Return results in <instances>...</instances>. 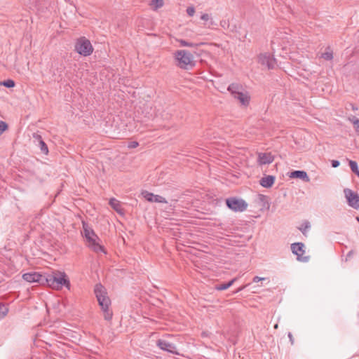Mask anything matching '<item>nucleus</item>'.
Returning a JSON list of instances; mask_svg holds the SVG:
<instances>
[{
    "label": "nucleus",
    "mask_w": 359,
    "mask_h": 359,
    "mask_svg": "<svg viewBox=\"0 0 359 359\" xmlns=\"http://www.w3.org/2000/svg\"><path fill=\"white\" fill-rule=\"evenodd\" d=\"M22 278L29 283H39L40 284H44L46 276H43L37 272H32L23 274Z\"/></svg>",
    "instance_id": "9"
},
{
    "label": "nucleus",
    "mask_w": 359,
    "mask_h": 359,
    "mask_svg": "<svg viewBox=\"0 0 359 359\" xmlns=\"http://www.w3.org/2000/svg\"><path fill=\"white\" fill-rule=\"evenodd\" d=\"M32 137L34 138V142L35 144H38L40 142V141L43 140L41 135L39 134L38 133H33Z\"/></svg>",
    "instance_id": "28"
},
{
    "label": "nucleus",
    "mask_w": 359,
    "mask_h": 359,
    "mask_svg": "<svg viewBox=\"0 0 359 359\" xmlns=\"http://www.w3.org/2000/svg\"><path fill=\"white\" fill-rule=\"evenodd\" d=\"M349 121L353 124L355 132L359 135V119L355 116L349 118Z\"/></svg>",
    "instance_id": "23"
},
{
    "label": "nucleus",
    "mask_w": 359,
    "mask_h": 359,
    "mask_svg": "<svg viewBox=\"0 0 359 359\" xmlns=\"http://www.w3.org/2000/svg\"><path fill=\"white\" fill-rule=\"evenodd\" d=\"M156 345L163 351H165L173 354H179L175 346L172 343L165 340L158 339L156 341Z\"/></svg>",
    "instance_id": "11"
},
{
    "label": "nucleus",
    "mask_w": 359,
    "mask_h": 359,
    "mask_svg": "<svg viewBox=\"0 0 359 359\" xmlns=\"http://www.w3.org/2000/svg\"><path fill=\"white\" fill-rule=\"evenodd\" d=\"M109 205L117 212H118L120 214L123 213V209L121 208V203L118 200H116L115 198H111L109 201Z\"/></svg>",
    "instance_id": "18"
},
{
    "label": "nucleus",
    "mask_w": 359,
    "mask_h": 359,
    "mask_svg": "<svg viewBox=\"0 0 359 359\" xmlns=\"http://www.w3.org/2000/svg\"><path fill=\"white\" fill-rule=\"evenodd\" d=\"M340 163L337 160H333L332 161V166L333 168H337L339 165Z\"/></svg>",
    "instance_id": "34"
},
{
    "label": "nucleus",
    "mask_w": 359,
    "mask_h": 359,
    "mask_svg": "<svg viewBox=\"0 0 359 359\" xmlns=\"http://www.w3.org/2000/svg\"><path fill=\"white\" fill-rule=\"evenodd\" d=\"M310 227H311L310 222L309 221H304L302 223V224L301 225V226L299 227V229L302 231V233L304 236H306V232L310 229Z\"/></svg>",
    "instance_id": "20"
},
{
    "label": "nucleus",
    "mask_w": 359,
    "mask_h": 359,
    "mask_svg": "<svg viewBox=\"0 0 359 359\" xmlns=\"http://www.w3.org/2000/svg\"><path fill=\"white\" fill-rule=\"evenodd\" d=\"M201 19L204 20V21H208L210 20V16L207 13H204L201 16Z\"/></svg>",
    "instance_id": "33"
},
{
    "label": "nucleus",
    "mask_w": 359,
    "mask_h": 359,
    "mask_svg": "<svg viewBox=\"0 0 359 359\" xmlns=\"http://www.w3.org/2000/svg\"><path fill=\"white\" fill-rule=\"evenodd\" d=\"M163 6V1H150V8L154 11H157L158 8Z\"/></svg>",
    "instance_id": "21"
},
{
    "label": "nucleus",
    "mask_w": 359,
    "mask_h": 359,
    "mask_svg": "<svg viewBox=\"0 0 359 359\" xmlns=\"http://www.w3.org/2000/svg\"><path fill=\"white\" fill-rule=\"evenodd\" d=\"M243 90V87L241 85L238 83H231L228 87V90L231 93L233 96H235V94L241 92Z\"/></svg>",
    "instance_id": "17"
},
{
    "label": "nucleus",
    "mask_w": 359,
    "mask_h": 359,
    "mask_svg": "<svg viewBox=\"0 0 359 359\" xmlns=\"http://www.w3.org/2000/svg\"><path fill=\"white\" fill-rule=\"evenodd\" d=\"M323 57L327 60H332V53H325L323 54Z\"/></svg>",
    "instance_id": "31"
},
{
    "label": "nucleus",
    "mask_w": 359,
    "mask_h": 359,
    "mask_svg": "<svg viewBox=\"0 0 359 359\" xmlns=\"http://www.w3.org/2000/svg\"><path fill=\"white\" fill-rule=\"evenodd\" d=\"M275 182V177L273 175H267L266 177H262L259 184L261 186L265 188H270L273 186Z\"/></svg>",
    "instance_id": "15"
},
{
    "label": "nucleus",
    "mask_w": 359,
    "mask_h": 359,
    "mask_svg": "<svg viewBox=\"0 0 359 359\" xmlns=\"http://www.w3.org/2000/svg\"><path fill=\"white\" fill-rule=\"evenodd\" d=\"M344 193L347 200L348 205L358 210L359 208V195L350 189H344Z\"/></svg>",
    "instance_id": "7"
},
{
    "label": "nucleus",
    "mask_w": 359,
    "mask_h": 359,
    "mask_svg": "<svg viewBox=\"0 0 359 359\" xmlns=\"http://www.w3.org/2000/svg\"><path fill=\"white\" fill-rule=\"evenodd\" d=\"M8 129V125L6 122L0 121V135Z\"/></svg>",
    "instance_id": "29"
},
{
    "label": "nucleus",
    "mask_w": 359,
    "mask_h": 359,
    "mask_svg": "<svg viewBox=\"0 0 359 359\" xmlns=\"http://www.w3.org/2000/svg\"><path fill=\"white\" fill-rule=\"evenodd\" d=\"M290 177L291 178H299L306 182H310V178L307 175L306 172L304 170H294L290 172Z\"/></svg>",
    "instance_id": "14"
},
{
    "label": "nucleus",
    "mask_w": 359,
    "mask_h": 359,
    "mask_svg": "<svg viewBox=\"0 0 359 359\" xmlns=\"http://www.w3.org/2000/svg\"><path fill=\"white\" fill-rule=\"evenodd\" d=\"M356 220L359 222V217H356Z\"/></svg>",
    "instance_id": "40"
},
{
    "label": "nucleus",
    "mask_w": 359,
    "mask_h": 359,
    "mask_svg": "<svg viewBox=\"0 0 359 359\" xmlns=\"http://www.w3.org/2000/svg\"><path fill=\"white\" fill-rule=\"evenodd\" d=\"M178 41H179L180 46L182 47H196L198 46V44H196V43L188 42L184 39H180Z\"/></svg>",
    "instance_id": "26"
},
{
    "label": "nucleus",
    "mask_w": 359,
    "mask_h": 359,
    "mask_svg": "<svg viewBox=\"0 0 359 359\" xmlns=\"http://www.w3.org/2000/svg\"><path fill=\"white\" fill-rule=\"evenodd\" d=\"M349 165L352 172L359 177V169L357 162L354 161H349Z\"/></svg>",
    "instance_id": "22"
},
{
    "label": "nucleus",
    "mask_w": 359,
    "mask_h": 359,
    "mask_svg": "<svg viewBox=\"0 0 359 359\" xmlns=\"http://www.w3.org/2000/svg\"><path fill=\"white\" fill-rule=\"evenodd\" d=\"M304 245L302 243H294L291 245V250L293 254L297 255L298 261L306 262L309 261L308 256H304L305 252L304 250Z\"/></svg>",
    "instance_id": "8"
},
{
    "label": "nucleus",
    "mask_w": 359,
    "mask_h": 359,
    "mask_svg": "<svg viewBox=\"0 0 359 359\" xmlns=\"http://www.w3.org/2000/svg\"><path fill=\"white\" fill-rule=\"evenodd\" d=\"M265 280V278H262V277H259V276H255V277L253 278L252 281H253L254 283H257V282H259V281H260V280Z\"/></svg>",
    "instance_id": "35"
},
{
    "label": "nucleus",
    "mask_w": 359,
    "mask_h": 359,
    "mask_svg": "<svg viewBox=\"0 0 359 359\" xmlns=\"http://www.w3.org/2000/svg\"><path fill=\"white\" fill-rule=\"evenodd\" d=\"M278 324H276V325H274V328H275V329H277V328H278Z\"/></svg>",
    "instance_id": "39"
},
{
    "label": "nucleus",
    "mask_w": 359,
    "mask_h": 359,
    "mask_svg": "<svg viewBox=\"0 0 359 359\" xmlns=\"http://www.w3.org/2000/svg\"><path fill=\"white\" fill-rule=\"evenodd\" d=\"M143 197L148 201L149 202H155V203H167L168 201L161 196L155 195L152 193H150L147 191H144L142 192Z\"/></svg>",
    "instance_id": "12"
},
{
    "label": "nucleus",
    "mask_w": 359,
    "mask_h": 359,
    "mask_svg": "<svg viewBox=\"0 0 359 359\" xmlns=\"http://www.w3.org/2000/svg\"><path fill=\"white\" fill-rule=\"evenodd\" d=\"M187 13L189 16L194 15L195 13V9L194 7H188L187 9Z\"/></svg>",
    "instance_id": "32"
},
{
    "label": "nucleus",
    "mask_w": 359,
    "mask_h": 359,
    "mask_svg": "<svg viewBox=\"0 0 359 359\" xmlns=\"http://www.w3.org/2000/svg\"><path fill=\"white\" fill-rule=\"evenodd\" d=\"M94 292L99 305L104 313V319L106 320H111L113 313L112 311L109 309L111 301L107 296L106 289L101 284H97L95 287Z\"/></svg>",
    "instance_id": "1"
},
{
    "label": "nucleus",
    "mask_w": 359,
    "mask_h": 359,
    "mask_svg": "<svg viewBox=\"0 0 359 359\" xmlns=\"http://www.w3.org/2000/svg\"><path fill=\"white\" fill-rule=\"evenodd\" d=\"M1 84L6 88H12L15 86V82L11 79L4 81Z\"/></svg>",
    "instance_id": "27"
},
{
    "label": "nucleus",
    "mask_w": 359,
    "mask_h": 359,
    "mask_svg": "<svg viewBox=\"0 0 359 359\" xmlns=\"http://www.w3.org/2000/svg\"><path fill=\"white\" fill-rule=\"evenodd\" d=\"M237 279H238V278H233L232 280H231L230 281H229L226 283H222V284H219V285H215V289L217 290H226L229 287H231L237 280Z\"/></svg>",
    "instance_id": "19"
},
{
    "label": "nucleus",
    "mask_w": 359,
    "mask_h": 359,
    "mask_svg": "<svg viewBox=\"0 0 359 359\" xmlns=\"http://www.w3.org/2000/svg\"><path fill=\"white\" fill-rule=\"evenodd\" d=\"M233 97L238 100L243 105H248L250 101V97L247 93H244L243 91L239 92L237 94H235Z\"/></svg>",
    "instance_id": "16"
},
{
    "label": "nucleus",
    "mask_w": 359,
    "mask_h": 359,
    "mask_svg": "<svg viewBox=\"0 0 359 359\" xmlns=\"http://www.w3.org/2000/svg\"><path fill=\"white\" fill-rule=\"evenodd\" d=\"M75 50L81 55L88 56L93 52V48L88 39L81 37L76 42Z\"/></svg>",
    "instance_id": "5"
},
{
    "label": "nucleus",
    "mask_w": 359,
    "mask_h": 359,
    "mask_svg": "<svg viewBox=\"0 0 359 359\" xmlns=\"http://www.w3.org/2000/svg\"><path fill=\"white\" fill-rule=\"evenodd\" d=\"M41 149V151L44 154H48V148L46 144L44 142L43 140L40 141V142L36 144Z\"/></svg>",
    "instance_id": "24"
},
{
    "label": "nucleus",
    "mask_w": 359,
    "mask_h": 359,
    "mask_svg": "<svg viewBox=\"0 0 359 359\" xmlns=\"http://www.w3.org/2000/svg\"><path fill=\"white\" fill-rule=\"evenodd\" d=\"M227 207L235 212H243L247 209L248 203L241 198H229L226 200Z\"/></svg>",
    "instance_id": "6"
},
{
    "label": "nucleus",
    "mask_w": 359,
    "mask_h": 359,
    "mask_svg": "<svg viewBox=\"0 0 359 359\" xmlns=\"http://www.w3.org/2000/svg\"><path fill=\"white\" fill-rule=\"evenodd\" d=\"M176 65L183 69H189L194 67L193 55L186 50H178L174 53Z\"/></svg>",
    "instance_id": "4"
},
{
    "label": "nucleus",
    "mask_w": 359,
    "mask_h": 359,
    "mask_svg": "<svg viewBox=\"0 0 359 359\" xmlns=\"http://www.w3.org/2000/svg\"><path fill=\"white\" fill-rule=\"evenodd\" d=\"M246 286L247 285H243V286L240 287L239 288L237 289V290L235 292L237 293V292L242 291L243 290H244V288H245Z\"/></svg>",
    "instance_id": "37"
},
{
    "label": "nucleus",
    "mask_w": 359,
    "mask_h": 359,
    "mask_svg": "<svg viewBox=\"0 0 359 359\" xmlns=\"http://www.w3.org/2000/svg\"><path fill=\"white\" fill-rule=\"evenodd\" d=\"M288 337L290 339L291 344H294V338H293V336L291 332L288 333Z\"/></svg>",
    "instance_id": "36"
},
{
    "label": "nucleus",
    "mask_w": 359,
    "mask_h": 359,
    "mask_svg": "<svg viewBox=\"0 0 359 359\" xmlns=\"http://www.w3.org/2000/svg\"><path fill=\"white\" fill-rule=\"evenodd\" d=\"M45 283L55 290H60L62 287L70 289V282L64 272L46 276Z\"/></svg>",
    "instance_id": "3"
},
{
    "label": "nucleus",
    "mask_w": 359,
    "mask_h": 359,
    "mask_svg": "<svg viewBox=\"0 0 359 359\" xmlns=\"http://www.w3.org/2000/svg\"><path fill=\"white\" fill-rule=\"evenodd\" d=\"M83 231L84 237L88 243V246L95 252H104V247L100 244V238L88 224L83 222Z\"/></svg>",
    "instance_id": "2"
},
{
    "label": "nucleus",
    "mask_w": 359,
    "mask_h": 359,
    "mask_svg": "<svg viewBox=\"0 0 359 359\" xmlns=\"http://www.w3.org/2000/svg\"><path fill=\"white\" fill-rule=\"evenodd\" d=\"M138 145H139V143L137 142L133 141V142H130L128 143V147L129 149H134V148H136L137 147H138Z\"/></svg>",
    "instance_id": "30"
},
{
    "label": "nucleus",
    "mask_w": 359,
    "mask_h": 359,
    "mask_svg": "<svg viewBox=\"0 0 359 359\" xmlns=\"http://www.w3.org/2000/svg\"><path fill=\"white\" fill-rule=\"evenodd\" d=\"M8 309L3 304L0 303V319L4 318L8 313Z\"/></svg>",
    "instance_id": "25"
},
{
    "label": "nucleus",
    "mask_w": 359,
    "mask_h": 359,
    "mask_svg": "<svg viewBox=\"0 0 359 359\" xmlns=\"http://www.w3.org/2000/svg\"><path fill=\"white\" fill-rule=\"evenodd\" d=\"M273 156L271 153H259L258 163L260 165L269 164L273 161Z\"/></svg>",
    "instance_id": "13"
},
{
    "label": "nucleus",
    "mask_w": 359,
    "mask_h": 359,
    "mask_svg": "<svg viewBox=\"0 0 359 359\" xmlns=\"http://www.w3.org/2000/svg\"><path fill=\"white\" fill-rule=\"evenodd\" d=\"M259 62L263 65H266L268 69H274L276 65V60L270 54L264 53L259 56Z\"/></svg>",
    "instance_id": "10"
},
{
    "label": "nucleus",
    "mask_w": 359,
    "mask_h": 359,
    "mask_svg": "<svg viewBox=\"0 0 359 359\" xmlns=\"http://www.w3.org/2000/svg\"><path fill=\"white\" fill-rule=\"evenodd\" d=\"M221 25H222V27L225 28V26L226 25L229 26V24L226 21H222L221 22Z\"/></svg>",
    "instance_id": "38"
}]
</instances>
